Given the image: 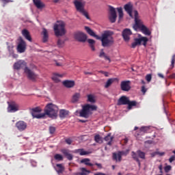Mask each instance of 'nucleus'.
Returning <instances> with one entry per match:
<instances>
[{
	"label": "nucleus",
	"instance_id": "obj_27",
	"mask_svg": "<svg viewBox=\"0 0 175 175\" xmlns=\"http://www.w3.org/2000/svg\"><path fill=\"white\" fill-rule=\"evenodd\" d=\"M113 137L111 136V133H109L105 138V142H108L107 145L111 146V142H113Z\"/></svg>",
	"mask_w": 175,
	"mask_h": 175
},
{
	"label": "nucleus",
	"instance_id": "obj_16",
	"mask_svg": "<svg viewBox=\"0 0 175 175\" xmlns=\"http://www.w3.org/2000/svg\"><path fill=\"white\" fill-rule=\"evenodd\" d=\"M129 103V98L126 97V96H122L118 100V106H122L125 105H128Z\"/></svg>",
	"mask_w": 175,
	"mask_h": 175
},
{
	"label": "nucleus",
	"instance_id": "obj_53",
	"mask_svg": "<svg viewBox=\"0 0 175 175\" xmlns=\"http://www.w3.org/2000/svg\"><path fill=\"white\" fill-rule=\"evenodd\" d=\"M141 91H142V92L143 93L144 95L146 94V92H147V89L146 88L145 85H143L142 87Z\"/></svg>",
	"mask_w": 175,
	"mask_h": 175
},
{
	"label": "nucleus",
	"instance_id": "obj_35",
	"mask_svg": "<svg viewBox=\"0 0 175 175\" xmlns=\"http://www.w3.org/2000/svg\"><path fill=\"white\" fill-rule=\"evenodd\" d=\"M56 167V172L58 173V174H60V173H62V172L65 170V167L62 166V164H57Z\"/></svg>",
	"mask_w": 175,
	"mask_h": 175
},
{
	"label": "nucleus",
	"instance_id": "obj_56",
	"mask_svg": "<svg viewBox=\"0 0 175 175\" xmlns=\"http://www.w3.org/2000/svg\"><path fill=\"white\" fill-rule=\"evenodd\" d=\"M156 154H157V155H160V157H163V155H165V152H157Z\"/></svg>",
	"mask_w": 175,
	"mask_h": 175
},
{
	"label": "nucleus",
	"instance_id": "obj_11",
	"mask_svg": "<svg viewBox=\"0 0 175 175\" xmlns=\"http://www.w3.org/2000/svg\"><path fill=\"white\" fill-rule=\"evenodd\" d=\"M74 38L78 42H82L83 43L87 40V35L81 31H76L74 33Z\"/></svg>",
	"mask_w": 175,
	"mask_h": 175
},
{
	"label": "nucleus",
	"instance_id": "obj_21",
	"mask_svg": "<svg viewBox=\"0 0 175 175\" xmlns=\"http://www.w3.org/2000/svg\"><path fill=\"white\" fill-rule=\"evenodd\" d=\"M124 10L126 12H127L129 16H130V17L133 18V16L132 15V10H133V7L132 5L131 4H126L124 5Z\"/></svg>",
	"mask_w": 175,
	"mask_h": 175
},
{
	"label": "nucleus",
	"instance_id": "obj_36",
	"mask_svg": "<svg viewBox=\"0 0 175 175\" xmlns=\"http://www.w3.org/2000/svg\"><path fill=\"white\" fill-rule=\"evenodd\" d=\"M77 152H78V154H79V155H88L89 154H91V152H88V151H85L84 150V149L81 148V149H77Z\"/></svg>",
	"mask_w": 175,
	"mask_h": 175
},
{
	"label": "nucleus",
	"instance_id": "obj_61",
	"mask_svg": "<svg viewBox=\"0 0 175 175\" xmlns=\"http://www.w3.org/2000/svg\"><path fill=\"white\" fill-rule=\"evenodd\" d=\"M84 73L85 75H92V72H85Z\"/></svg>",
	"mask_w": 175,
	"mask_h": 175
},
{
	"label": "nucleus",
	"instance_id": "obj_50",
	"mask_svg": "<svg viewBox=\"0 0 175 175\" xmlns=\"http://www.w3.org/2000/svg\"><path fill=\"white\" fill-rule=\"evenodd\" d=\"M152 79V77L150 74L147 75L146 77V81H148V83H150V81H151Z\"/></svg>",
	"mask_w": 175,
	"mask_h": 175
},
{
	"label": "nucleus",
	"instance_id": "obj_51",
	"mask_svg": "<svg viewBox=\"0 0 175 175\" xmlns=\"http://www.w3.org/2000/svg\"><path fill=\"white\" fill-rule=\"evenodd\" d=\"M65 142H66V144H68V145L72 144V143L73 142V141H72V139H70V138L66 139Z\"/></svg>",
	"mask_w": 175,
	"mask_h": 175
},
{
	"label": "nucleus",
	"instance_id": "obj_13",
	"mask_svg": "<svg viewBox=\"0 0 175 175\" xmlns=\"http://www.w3.org/2000/svg\"><path fill=\"white\" fill-rule=\"evenodd\" d=\"M27 126H28L27 122L23 120H19L16 123V128H17L19 132H23V131H25V129H27Z\"/></svg>",
	"mask_w": 175,
	"mask_h": 175
},
{
	"label": "nucleus",
	"instance_id": "obj_8",
	"mask_svg": "<svg viewBox=\"0 0 175 175\" xmlns=\"http://www.w3.org/2000/svg\"><path fill=\"white\" fill-rule=\"evenodd\" d=\"M16 50L18 53H25V50H27V43L23 39V37H19L18 38V45Z\"/></svg>",
	"mask_w": 175,
	"mask_h": 175
},
{
	"label": "nucleus",
	"instance_id": "obj_63",
	"mask_svg": "<svg viewBox=\"0 0 175 175\" xmlns=\"http://www.w3.org/2000/svg\"><path fill=\"white\" fill-rule=\"evenodd\" d=\"M79 121H80V122H83V123H84V122H87V120H80Z\"/></svg>",
	"mask_w": 175,
	"mask_h": 175
},
{
	"label": "nucleus",
	"instance_id": "obj_18",
	"mask_svg": "<svg viewBox=\"0 0 175 175\" xmlns=\"http://www.w3.org/2000/svg\"><path fill=\"white\" fill-rule=\"evenodd\" d=\"M33 2L37 9H43V8L46 7L44 3L42 2L40 0H33Z\"/></svg>",
	"mask_w": 175,
	"mask_h": 175
},
{
	"label": "nucleus",
	"instance_id": "obj_20",
	"mask_svg": "<svg viewBox=\"0 0 175 175\" xmlns=\"http://www.w3.org/2000/svg\"><path fill=\"white\" fill-rule=\"evenodd\" d=\"M150 132V127L148 126H142L139 129V133H137V136L141 135L143 136L144 133H148Z\"/></svg>",
	"mask_w": 175,
	"mask_h": 175
},
{
	"label": "nucleus",
	"instance_id": "obj_2",
	"mask_svg": "<svg viewBox=\"0 0 175 175\" xmlns=\"http://www.w3.org/2000/svg\"><path fill=\"white\" fill-rule=\"evenodd\" d=\"M85 30L87 33L93 38H96L97 40H101L103 47H110L114 44V38H113V35L114 33L111 31H105L101 35V37L96 35L94 30H92L90 27H85Z\"/></svg>",
	"mask_w": 175,
	"mask_h": 175
},
{
	"label": "nucleus",
	"instance_id": "obj_47",
	"mask_svg": "<svg viewBox=\"0 0 175 175\" xmlns=\"http://www.w3.org/2000/svg\"><path fill=\"white\" fill-rule=\"evenodd\" d=\"M174 63H175V55H173L171 60V65H170L171 69H173V68H174Z\"/></svg>",
	"mask_w": 175,
	"mask_h": 175
},
{
	"label": "nucleus",
	"instance_id": "obj_15",
	"mask_svg": "<svg viewBox=\"0 0 175 175\" xmlns=\"http://www.w3.org/2000/svg\"><path fill=\"white\" fill-rule=\"evenodd\" d=\"M131 35H132V31L130 29H124L122 31V36L125 42H129L131 40Z\"/></svg>",
	"mask_w": 175,
	"mask_h": 175
},
{
	"label": "nucleus",
	"instance_id": "obj_1",
	"mask_svg": "<svg viewBox=\"0 0 175 175\" xmlns=\"http://www.w3.org/2000/svg\"><path fill=\"white\" fill-rule=\"evenodd\" d=\"M42 109L40 107H37L33 109H30V113L33 118H44L46 116H48L49 118H57L58 117V107L53 103H49L44 109V113H40Z\"/></svg>",
	"mask_w": 175,
	"mask_h": 175
},
{
	"label": "nucleus",
	"instance_id": "obj_32",
	"mask_svg": "<svg viewBox=\"0 0 175 175\" xmlns=\"http://www.w3.org/2000/svg\"><path fill=\"white\" fill-rule=\"evenodd\" d=\"M138 40L140 42V44H143L145 47L147 46V42H148V38L147 37H141L138 38Z\"/></svg>",
	"mask_w": 175,
	"mask_h": 175
},
{
	"label": "nucleus",
	"instance_id": "obj_5",
	"mask_svg": "<svg viewBox=\"0 0 175 175\" xmlns=\"http://www.w3.org/2000/svg\"><path fill=\"white\" fill-rule=\"evenodd\" d=\"M73 3L75 6L77 12H79L83 14V16H85L88 20H90V15H88V12H87V11H85L84 9L85 3L81 1V0H75Z\"/></svg>",
	"mask_w": 175,
	"mask_h": 175
},
{
	"label": "nucleus",
	"instance_id": "obj_31",
	"mask_svg": "<svg viewBox=\"0 0 175 175\" xmlns=\"http://www.w3.org/2000/svg\"><path fill=\"white\" fill-rule=\"evenodd\" d=\"M91 160L90 159H83L81 160V163H84V165H86V166H94L93 163H90Z\"/></svg>",
	"mask_w": 175,
	"mask_h": 175
},
{
	"label": "nucleus",
	"instance_id": "obj_9",
	"mask_svg": "<svg viewBox=\"0 0 175 175\" xmlns=\"http://www.w3.org/2000/svg\"><path fill=\"white\" fill-rule=\"evenodd\" d=\"M25 73L27 75L29 80H31V81H36V79H38V74L35 73V72L32 71L29 68L26 67L25 68Z\"/></svg>",
	"mask_w": 175,
	"mask_h": 175
},
{
	"label": "nucleus",
	"instance_id": "obj_55",
	"mask_svg": "<svg viewBox=\"0 0 175 175\" xmlns=\"http://www.w3.org/2000/svg\"><path fill=\"white\" fill-rule=\"evenodd\" d=\"M175 159V157L174 156H172L170 159H169V162H170V163H172V162H173V161H174Z\"/></svg>",
	"mask_w": 175,
	"mask_h": 175
},
{
	"label": "nucleus",
	"instance_id": "obj_4",
	"mask_svg": "<svg viewBox=\"0 0 175 175\" xmlns=\"http://www.w3.org/2000/svg\"><path fill=\"white\" fill-rule=\"evenodd\" d=\"M53 30L55 36H64L66 33L65 30V23L64 21H57V23L53 26Z\"/></svg>",
	"mask_w": 175,
	"mask_h": 175
},
{
	"label": "nucleus",
	"instance_id": "obj_7",
	"mask_svg": "<svg viewBox=\"0 0 175 175\" xmlns=\"http://www.w3.org/2000/svg\"><path fill=\"white\" fill-rule=\"evenodd\" d=\"M128 154H129V150L119 151L118 153H113L112 158L116 162H121L122 161V156L126 157Z\"/></svg>",
	"mask_w": 175,
	"mask_h": 175
},
{
	"label": "nucleus",
	"instance_id": "obj_38",
	"mask_svg": "<svg viewBox=\"0 0 175 175\" xmlns=\"http://www.w3.org/2000/svg\"><path fill=\"white\" fill-rule=\"evenodd\" d=\"M94 141L96 142V143H99V144H102V143H103L102 137H100L99 134H97L94 136Z\"/></svg>",
	"mask_w": 175,
	"mask_h": 175
},
{
	"label": "nucleus",
	"instance_id": "obj_42",
	"mask_svg": "<svg viewBox=\"0 0 175 175\" xmlns=\"http://www.w3.org/2000/svg\"><path fill=\"white\" fill-rule=\"evenodd\" d=\"M79 99H80V93H76L72 96V102L73 103H75V102H78L79 101Z\"/></svg>",
	"mask_w": 175,
	"mask_h": 175
},
{
	"label": "nucleus",
	"instance_id": "obj_26",
	"mask_svg": "<svg viewBox=\"0 0 175 175\" xmlns=\"http://www.w3.org/2000/svg\"><path fill=\"white\" fill-rule=\"evenodd\" d=\"M131 157H132L133 159H134V161L137 162L139 166H140V165H141L140 159H139V155L137 154V152H135L133 151L131 152Z\"/></svg>",
	"mask_w": 175,
	"mask_h": 175
},
{
	"label": "nucleus",
	"instance_id": "obj_37",
	"mask_svg": "<svg viewBox=\"0 0 175 175\" xmlns=\"http://www.w3.org/2000/svg\"><path fill=\"white\" fill-rule=\"evenodd\" d=\"M100 58L104 57L105 59H107V61H109L110 62V57L107 55H106V53L103 51V49H101L100 54H99Z\"/></svg>",
	"mask_w": 175,
	"mask_h": 175
},
{
	"label": "nucleus",
	"instance_id": "obj_30",
	"mask_svg": "<svg viewBox=\"0 0 175 175\" xmlns=\"http://www.w3.org/2000/svg\"><path fill=\"white\" fill-rule=\"evenodd\" d=\"M18 107L16 105H10L8 107V111H10L11 113H14L16 111H18Z\"/></svg>",
	"mask_w": 175,
	"mask_h": 175
},
{
	"label": "nucleus",
	"instance_id": "obj_28",
	"mask_svg": "<svg viewBox=\"0 0 175 175\" xmlns=\"http://www.w3.org/2000/svg\"><path fill=\"white\" fill-rule=\"evenodd\" d=\"M81 172H77L76 175H88L91 172L84 167L81 168Z\"/></svg>",
	"mask_w": 175,
	"mask_h": 175
},
{
	"label": "nucleus",
	"instance_id": "obj_45",
	"mask_svg": "<svg viewBox=\"0 0 175 175\" xmlns=\"http://www.w3.org/2000/svg\"><path fill=\"white\" fill-rule=\"evenodd\" d=\"M64 44H65V40L59 38L57 40V46L58 47H64Z\"/></svg>",
	"mask_w": 175,
	"mask_h": 175
},
{
	"label": "nucleus",
	"instance_id": "obj_23",
	"mask_svg": "<svg viewBox=\"0 0 175 175\" xmlns=\"http://www.w3.org/2000/svg\"><path fill=\"white\" fill-rule=\"evenodd\" d=\"M42 42L43 43H46L49 40V32L47 31V29L46 28L42 29Z\"/></svg>",
	"mask_w": 175,
	"mask_h": 175
},
{
	"label": "nucleus",
	"instance_id": "obj_54",
	"mask_svg": "<svg viewBox=\"0 0 175 175\" xmlns=\"http://www.w3.org/2000/svg\"><path fill=\"white\" fill-rule=\"evenodd\" d=\"M100 73H103L105 77H109V72L105 71H100Z\"/></svg>",
	"mask_w": 175,
	"mask_h": 175
},
{
	"label": "nucleus",
	"instance_id": "obj_44",
	"mask_svg": "<svg viewBox=\"0 0 175 175\" xmlns=\"http://www.w3.org/2000/svg\"><path fill=\"white\" fill-rule=\"evenodd\" d=\"M127 105H128L129 110H131V109H132V107H133V106H136L137 103H136V101H131L129 100V103H127Z\"/></svg>",
	"mask_w": 175,
	"mask_h": 175
},
{
	"label": "nucleus",
	"instance_id": "obj_40",
	"mask_svg": "<svg viewBox=\"0 0 175 175\" xmlns=\"http://www.w3.org/2000/svg\"><path fill=\"white\" fill-rule=\"evenodd\" d=\"M135 42L132 43L131 47L132 49H136V46H140V40L139 38H135Z\"/></svg>",
	"mask_w": 175,
	"mask_h": 175
},
{
	"label": "nucleus",
	"instance_id": "obj_39",
	"mask_svg": "<svg viewBox=\"0 0 175 175\" xmlns=\"http://www.w3.org/2000/svg\"><path fill=\"white\" fill-rule=\"evenodd\" d=\"M137 154L139 158H141V159H146V152H144L140 150H137Z\"/></svg>",
	"mask_w": 175,
	"mask_h": 175
},
{
	"label": "nucleus",
	"instance_id": "obj_57",
	"mask_svg": "<svg viewBox=\"0 0 175 175\" xmlns=\"http://www.w3.org/2000/svg\"><path fill=\"white\" fill-rule=\"evenodd\" d=\"M94 165H96V167H98L99 169H102V164L96 163Z\"/></svg>",
	"mask_w": 175,
	"mask_h": 175
},
{
	"label": "nucleus",
	"instance_id": "obj_33",
	"mask_svg": "<svg viewBox=\"0 0 175 175\" xmlns=\"http://www.w3.org/2000/svg\"><path fill=\"white\" fill-rule=\"evenodd\" d=\"M88 43L90 44V47L91 48L92 51H95V40L93 39H88Z\"/></svg>",
	"mask_w": 175,
	"mask_h": 175
},
{
	"label": "nucleus",
	"instance_id": "obj_41",
	"mask_svg": "<svg viewBox=\"0 0 175 175\" xmlns=\"http://www.w3.org/2000/svg\"><path fill=\"white\" fill-rule=\"evenodd\" d=\"M116 9L118 12L119 20H121L122 17H124V12L122 11V8H117Z\"/></svg>",
	"mask_w": 175,
	"mask_h": 175
},
{
	"label": "nucleus",
	"instance_id": "obj_59",
	"mask_svg": "<svg viewBox=\"0 0 175 175\" xmlns=\"http://www.w3.org/2000/svg\"><path fill=\"white\" fill-rule=\"evenodd\" d=\"M159 170H160V173H163V172H162V169H163L162 165H160L159 166Z\"/></svg>",
	"mask_w": 175,
	"mask_h": 175
},
{
	"label": "nucleus",
	"instance_id": "obj_24",
	"mask_svg": "<svg viewBox=\"0 0 175 175\" xmlns=\"http://www.w3.org/2000/svg\"><path fill=\"white\" fill-rule=\"evenodd\" d=\"M140 31L144 35H146V36H150L151 35V31H150V29L146 27V25L142 27Z\"/></svg>",
	"mask_w": 175,
	"mask_h": 175
},
{
	"label": "nucleus",
	"instance_id": "obj_22",
	"mask_svg": "<svg viewBox=\"0 0 175 175\" xmlns=\"http://www.w3.org/2000/svg\"><path fill=\"white\" fill-rule=\"evenodd\" d=\"M62 154H64V155H65V157H66V158H67V159H68V161H72V159H73V155H72V154L69 153L68 150L63 149V150H62Z\"/></svg>",
	"mask_w": 175,
	"mask_h": 175
},
{
	"label": "nucleus",
	"instance_id": "obj_10",
	"mask_svg": "<svg viewBox=\"0 0 175 175\" xmlns=\"http://www.w3.org/2000/svg\"><path fill=\"white\" fill-rule=\"evenodd\" d=\"M109 20L110 23H115L117 20V12H116V8L114 7L109 5Z\"/></svg>",
	"mask_w": 175,
	"mask_h": 175
},
{
	"label": "nucleus",
	"instance_id": "obj_3",
	"mask_svg": "<svg viewBox=\"0 0 175 175\" xmlns=\"http://www.w3.org/2000/svg\"><path fill=\"white\" fill-rule=\"evenodd\" d=\"M98 107L95 105L86 104L82 107V109L79 111V116L83 118H89L90 116H92V111H96Z\"/></svg>",
	"mask_w": 175,
	"mask_h": 175
},
{
	"label": "nucleus",
	"instance_id": "obj_14",
	"mask_svg": "<svg viewBox=\"0 0 175 175\" xmlns=\"http://www.w3.org/2000/svg\"><path fill=\"white\" fill-rule=\"evenodd\" d=\"M120 88L122 91H125L128 92V91L131 90V81H123L120 83Z\"/></svg>",
	"mask_w": 175,
	"mask_h": 175
},
{
	"label": "nucleus",
	"instance_id": "obj_6",
	"mask_svg": "<svg viewBox=\"0 0 175 175\" xmlns=\"http://www.w3.org/2000/svg\"><path fill=\"white\" fill-rule=\"evenodd\" d=\"M134 15H135V24L133 26V29L135 31H138V29L140 31L142 29V27H144V24L143 23V21L139 18V12L137 11H134Z\"/></svg>",
	"mask_w": 175,
	"mask_h": 175
},
{
	"label": "nucleus",
	"instance_id": "obj_29",
	"mask_svg": "<svg viewBox=\"0 0 175 175\" xmlns=\"http://www.w3.org/2000/svg\"><path fill=\"white\" fill-rule=\"evenodd\" d=\"M116 80H117L116 78L109 79L105 85V88H109V87H110V85H111V84L114 83Z\"/></svg>",
	"mask_w": 175,
	"mask_h": 175
},
{
	"label": "nucleus",
	"instance_id": "obj_12",
	"mask_svg": "<svg viewBox=\"0 0 175 175\" xmlns=\"http://www.w3.org/2000/svg\"><path fill=\"white\" fill-rule=\"evenodd\" d=\"M25 68L28 67L27 66V62L24 60H19L14 64V69H16V70L24 69V72H25Z\"/></svg>",
	"mask_w": 175,
	"mask_h": 175
},
{
	"label": "nucleus",
	"instance_id": "obj_19",
	"mask_svg": "<svg viewBox=\"0 0 175 175\" xmlns=\"http://www.w3.org/2000/svg\"><path fill=\"white\" fill-rule=\"evenodd\" d=\"M22 35L27 40H29V42H32V38L31 37V35L29 34V31H28V30L25 29H23L22 31Z\"/></svg>",
	"mask_w": 175,
	"mask_h": 175
},
{
	"label": "nucleus",
	"instance_id": "obj_62",
	"mask_svg": "<svg viewBox=\"0 0 175 175\" xmlns=\"http://www.w3.org/2000/svg\"><path fill=\"white\" fill-rule=\"evenodd\" d=\"M56 65L57 66H62V64L61 63L56 62Z\"/></svg>",
	"mask_w": 175,
	"mask_h": 175
},
{
	"label": "nucleus",
	"instance_id": "obj_60",
	"mask_svg": "<svg viewBox=\"0 0 175 175\" xmlns=\"http://www.w3.org/2000/svg\"><path fill=\"white\" fill-rule=\"evenodd\" d=\"M170 79H175V73H173L172 75H171L170 76Z\"/></svg>",
	"mask_w": 175,
	"mask_h": 175
},
{
	"label": "nucleus",
	"instance_id": "obj_34",
	"mask_svg": "<svg viewBox=\"0 0 175 175\" xmlns=\"http://www.w3.org/2000/svg\"><path fill=\"white\" fill-rule=\"evenodd\" d=\"M88 102H90V103H96V100L95 99V96L93 94L88 95Z\"/></svg>",
	"mask_w": 175,
	"mask_h": 175
},
{
	"label": "nucleus",
	"instance_id": "obj_64",
	"mask_svg": "<svg viewBox=\"0 0 175 175\" xmlns=\"http://www.w3.org/2000/svg\"><path fill=\"white\" fill-rule=\"evenodd\" d=\"M3 2H6L7 3L9 2V0H1Z\"/></svg>",
	"mask_w": 175,
	"mask_h": 175
},
{
	"label": "nucleus",
	"instance_id": "obj_52",
	"mask_svg": "<svg viewBox=\"0 0 175 175\" xmlns=\"http://www.w3.org/2000/svg\"><path fill=\"white\" fill-rule=\"evenodd\" d=\"M8 49L10 54H13V53H14V51L13 50V46H8Z\"/></svg>",
	"mask_w": 175,
	"mask_h": 175
},
{
	"label": "nucleus",
	"instance_id": "obj_25",
	"mask_svg": "<svg viewBox=\"0 0 175 175\" xmlns=\"http://www.w3.org/2000/svg\"><path fill=\"white\" fill-rule=\"evenodd\" d=\"M59 116L60 118H66V117H68V116H69V111H66V109H61L59 111Z\"/></svg>",
	"mask_w": 175,
	"mask_h": 175
},
{
	"label": "nucleus",
	"instance_id": "obj_46",
	"mask_svg": "<svg viewBox=\"0 0 175 175\" xmlns=\"http://www.w3.org/2000/svg\"><path fill=\"white\" fill-rule=\"evenodd\" d=\"M54 158L56 161H64V157L59 154H55Z\"/></svg>",
	"mask_w": 175,
	"mask_h": 175
},
{
	"label": "nucleus",
	"instance_id": "obj_58",
	"mask_svg": "<svg viewBox=\"0 0 175 175\" xmlns=\"http://www.w3.org/2000/svg\"><path fill=\"white\" fill-rule=\"evenodd\" d=\"M157 75L159 76V77H161V79H165V77L163 76V75L161 73H158Z\"/></svg>",
	"mask_w": 175,
	"mask_h": 175
},
{
	"label": "nucleus",
	"instance_id": "obj_49",
	"mask_svg": "<svg viewBox=\"0 0 175 175\" xmlns=\"http://www.w3.org/2000/svg\"><path fill=\"white\" fill-rule=\"evenodd\" d=\"M164 170L165 172V173H169V172H170V170H172V166L170 165H167L165 167Z\"/></svg>",
	"mask_w": 175,
	"mask_h": 175
},
{
	"label": "nucleus",
	"instance_id": "obj_48",
	"mask_svg": "<svg viewBox=\"0 0 175 175\" xmlns=\"http://www.w3.org/2000/svg\"><path fill=\"white\" fill-rule=\"evenodd\" d=\"M55 130H56L55 127L53 126H49V133H51V135H53V133H55Z\"/></svg>",
	"mask_w": 175,
	"mask_h": 175
},
{
	"label": "nucleus",
	"instance_id": "obj_17",
	"mask_svg": "<svg viewBox=\"0 0 175 175\" xmlns=\"http://www.w3.org/2000/svg\"><path fill=\"white\" fill-rule=\"evenodd\" d=\"M75 84V81L66 80L63 81V85L66 88H73Z\"/></svg>",
	"mask_w": 175,
	"mask_h": 175
},
{
	"label": "nucleus",
	"instance_id": "obj_43",
	"mask_svg": "<svg viewBox=\"0 0 175 175\" xmlns=\"http://www.w3.org/2000/svg\"><path fill=\"white\" fill-rule=\"evenodd\" d=\"M59 77H62V75H61L59 74H55V75H53V76L52 77V80H53V81H55V83H58V82H59Z\"/></svg>",
	"mask_w": 175,
	"mask_h": 175
}]
</instances>
